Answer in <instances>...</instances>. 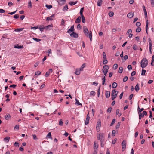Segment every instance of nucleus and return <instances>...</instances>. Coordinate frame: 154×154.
<instances>
[{
    "mask_svg": "<svg viewBox=\"0 0 154 154\" xmlns=\"http://www.w3.org/2000/svg\"><path fill=\"white\" fill-rule=\"evenodd\" d=\"M132 33V30L131 29H128L127 32V34H130Z\"/></svg>",
    "mask_w": 154,
    "mask_h": 154,
    "instance_id": "nucleus-63",
    "label": "nucleus"
},
{
    "mask_svg": "<svg viewBox=\"0 0 154 154\" xmlns=\"http://www.w3.org/2000/svg\"><path fill=\"white\" fill-rule=\"evenodd\" d=\"M46 8H48V9H50L52 7V6L51 5H49L46 4L45 5Z\"/></svg>",
    "mask_w": 154,
    "mask_h": 154,
    "instance_id": "nucleus-45",
    "label": "nucleus"
},
{
    "mask_svg": "<svg viewBox=\"0 0 154 154\" xmlns=\"http://www.w3.org/2000/svg\"><path fill=\"white\" fill-rule=\"evenodd\" d=\"M117 86V84L116 82H114L112 85V87L113 88H116Z\"/></svg>",
    "mask_w": 154,
    "mask_h": 154,
    "instance_id": "nucleus-25",
    "label": "nucleus"
},
{
    "mask_svg": "<svg viewBox=\"0 0 154 154\" xmlns=\"http://www.w3.org/2000/svg\"><path fill=\"white\" fill-rule=\"evenodd\" d=\"M108 61L106 59H103V63L104 65L106 64L107 63Z\"/></svg>",
    "mask_w": 154,
    "mask_h": 154,
    "instance_id": "nucleus-51",
    "label": "nucleus"
},
{
    "mask_svg": "<svg viewBox=\"0 0 154 154\" xmlns=\"http://www.w3.org/2000/svg\"><path fill=\"white\" fill-rule=\"evenodd\" d=\"M126 141L125 140H124L122 142L121 145L122 147V151H124L125 149L126 148Z\"/></svg>",
    "mask_w": 154,
    "mask_h": 154,
    "instance_id": "nucleus-2",
    "label": "nucleus"
},
{
    "mask_svg": "<svg viewBox=\"0 0 154 154\" xmlns=\"http://www.w3.org/2000/svg\"><path fill=\"white\" fill-rule=\"evenodd\" d=\"M83 29L84 33L86 35L88 36V34L89 33V31L87 27L86 26H83Z\"/></svg>",
    "mask_w": 154,
    "mask_h": 154,
    "instance_id": "nucleus-4",
    "label": "nucleus"
},
{
    "mask_svg": "<svg viewBox=\"0 0 154 154\" xmlns=\"http://www.w3.org/2000/svg\"><path fill=\"white\" fill-rule=\"evenodd\" d=\"M10 137H6L3 140L5 142L7 143H8V142L10 140Z\"/></svg>",
    "mask_w": 154,
    "mask_h": 154,
    "instance_id": "nucleus-13",
    "label": "nucleus"
},
{
    "mask_svg": "<svg viewBox=\"0 0 154 154\" xmlns=\"http://www.w3.org/2000/svg\"><path fill=\"white\" fill-rule=\"evenodd\" d=\"M81 17L79 16L75 20V23H80L81 22Z\"/></svg>",
    "mask_w": 154,
    "mask_h": 154,
    "instance_id": "nucleus-14",
    "label": "nucleus"
},
{
    "mask_svg": "<svg viewBox=\"0 0 154 154\" xmlns=\"http://www.w3.org/2000/svg\"><path fill=\"white\" fill-rule=\"evenodd\" d=\"M123 70V68L122 67H120L119 68V70L118 71V72L120 73H121L122 72Z\"/></svg>",
    "mask_w": 154,
    "mask_h": 154,
    "instance_id": "nucleus-42",
    "label": "nucleus"
},
{
    "mask_svg": "<svg viewBox=\"0 0 154 154\" xmlns=\"http://www.w3.org/2000/svg\"><path fill=\"white\" fill-rule=\"evenodd\" d=\"M102 2V0H98L97 2V6H100L101 5Z\"/></svg>",
    "mask_w": 154,
    "mask_h": 154,
    "instance_id": "nucleus-27",
    "label": "nucleus"
},
{
    "mask_svg": "<svg viewBox=\"0 0 154 154\" xmlns=\"http://www.w3.org/2000/svg\"><path fill=\"white\" fill-rule=\"evenodd\" d=\"M148 61L146 58H143L141 60L140 64L141 67L142 69H143L147 66L148 65Z\"/></svg>",
    "mask_w": 154,
    "mask_h": 154,
    "instance_id": "nucleus-1",
    "label": "nucleus"
},
{
    "mask_svg": "<svg viewBox=\"0 0 154 154\" xmlns=\"http://www.w3.org/2000/svg\"><path fill=\"white\" fill-rule=\"evenodd\" d=\"M146 71L144 69H142L141 75H145Z\"/></svg>",
    "mask_w": 154,
    "mask_h": 154,
    "instance_id": "nucleus-43",
    "label": "nucleus"
},
{
    "mask_svg": "<svg viewBox=\"0 0 154 154\" xmlns=\"http://www.w3.org/2000/svg\"><path fill=\"white\" fill-rule=\"evenodd\" d=\"M46 137L49 138H52L51 133L50 132L48 133L46 136Z\"/></svg>",
    "mask_w": 154,
    "mask_h": 154,
    "instance_id": "nucleus-39",
    "label": "nucleus"
},
{
    "mask_svg": "<svg viewBox=\"0 0 154 154\" xmlns=\"http://www.w3.org/2000/svg\"><path fill=\"white\" fill-rule=\"evenodd\" d=\"M28 8H31L32 7V5L31 1H29L28 3Z\"/></svg>",
    "mask_w": 154,
    "mask_h": 154,
    "instance_id": "nucleus-31",
    "label": "nucleus"
},
{
    "mask_svg": "<svg viewBox=\"0 0 154 154\" xmlns=\"http://www.w3.org/2000/svg\"><path fill=\"white\" fill-rule=\"evenodd\" d=\"M70 35L71 37H73L75 38H77L78 37V35L77 33L75 32H74L70 33Z\"/></svg>",
    "mask_w": 154,
    "mask_h": 154,
    "instance_id": "nucleus-3",
    "label": "nucleus"
},
{
    "mask_svg": "<svg viewBox=\"0 0 154 154\" xmlns=\"http://www.w3.org/2000/svg\"><path fill=\"white\" fill-rule=\"evenodd\" d=\"M118 67V65L117 64H115L113 66V69L115 70Z\"/></svg>",
    "mask_w": 154,
    "mask_h": 154,
    "instance_id": "nucleus-49",
    "label": "nucleus"
},
{
    "mask_svg": "<svg viewBox=\"0 0 154 154\" xmlns=\"http://www.w3.org/2000/svg\"><path fill=\"white\" fill-rule=\"evenodd\" d=\"M84 8V7H83V8H81V9H80V14L81 16H83V11Z\"/></svg>",
    "mask_w": 154,
    "mask_h": 154,
    "instance_id": "nucleus-29",
    "label": "nucleus"
},
{
    "mask_svg": "<svg viewBox=\"0 0 154 154\" xmlns=\"http://www.w3.org/2000/svg\"><path fill=\"white\" fill-rule=\"evenodd\" d=\"M127 16L129 18H131L133 17V14H132L131 12V13H129L128 14Z\"/></svg>",
    "mask_w": 154,
    "mask_h": 154,
    "instance_id": "nucleus-16",
    "label": "nucleus"
},
{
    "mask_svg": "<svg viewBox=\"0 0 154 154\" xmlns=\"http://www.w3.org/2000/svg\"><path fill=\"white\" fill-rule=\"evenodd\" d=\"M101 126V123L100 119H99V120L98 121L97 124V128L98 127L99 128Z\"/></svg>",
    "mask_w": 154,
    "mask_h": 154,
    "instance_id": "nucleus-18",
    "label": "nucleus"
},
{
    "mask_svg": "<svg viewBox=\"0 0 154 154\" xmlns=\"http://www.w3.org/2000/svg\"><path fill=\"white\" fill-rule=\"evenodd\" d=\"M116 92H117V93H118V91L116 90V89L113 90L112 92L111 95H114V94H116Z\"/></svg>",
    "mask_w": 154,
    "mask_h": 154,
    "instance_id": "nucleus-30",
    "label": "nucleus"
},
{
    "mask_svg": "<svg viewBox=\"0 0 154 154\" xmlns=\"http://www.w3.org/2000/svg\"><path fill=\"white\" fill-rule=\"evenodd\" d=\"M135 90L137 92H138V91L139 90V84L137 83V84L136 86H135L134 88Z\"/></svg>",
    "mask_w": 154,
    "mask_h": 154,
    "instance_id": "nucleus-19",
    "label": "nucleus"
},
{
    "mask_svg": "<svg viewBox=\"0 0 154 154\" xmlns=\"http://www.w3.org/2000/svg\"><path fill=\"white\" fill-rule=\"evenodd\" d=\"M77 28L79 30L81 29V27L80 24L79 23L77 25Z\"/></svg>",
    "mask_w": 154,
    "mask_h": 154,
    "instance_id": "nucleus-61",
    "label": "nucleus"
},
{
    "mask_svg": "<svg viewBox=\"0 0 154 154\" xmlns=\"http://www.w3.org/2000/svg\"><path fill=\"white\" fill-rule=\"evenodd\" d=\"M128 77L127 76L125 77L123 79V82H126L128 80Z\"/></svg>",
    "mask_w": 154,
    "mask_h": 154,
    "instance_id": "nucleus-56",
    "label": "nucleus"
},
{
    "mask_svg": "<svg viewBox=\"0 0 154 154\" xmlns=\"http://www.w3.org/2000/svg\"><path fill=\"white\" fill-rule=\"evenodd\" d=\"M111 99L112 100H114L117 97V94H116L114 95H111Z\"/></svg>",
    "mask_w": 154,
    "mask_h": 154,
    "instance_id": "nucleus-44",
    "label": "nucleus"
},
{
    "mask_svg": "<svg viewBox=\"0 0 154 154\" xmlns=\"http://www.w3.org/2000/svg\"><path fill=\"white\" fill-rule=\"evenodd\" d=\"M102 80H103L102 85H103L104 84L105 82L106 81V78L105 76H104L102 78Z\"/></svg>",
    "mask_w": 154,
    "mask_h": 154,
    "instance_id": "nucleus-35",
    "label": "nucleus"
},
{
    "mask_svg": "<svg viewBox=\"0 0 154 154\" xmlns=\"http://www.w3.org/2000/svg\"><path fill=\"white\" fill-rule=\"evenodd\" d=\"M78 2L77 1L75 2H69V4L71 6H73L76 4Z\"/></svg>",
    "mask_w": 154,
    "mask_h": 154,
    "instance_id": "nucleus-23",
    "label": "nucleus"
},
{
    "mask_svg": "<svg viewBox=\"0 0 154 154\" xmlns=\"http://www.w3.org/2000/svg\"><path fill=\"white\" fill-rule=\"evenodd\" d=\"M95 94H96V93L94 91H92L90 92V95H92V96H94L95 95Z\"/></svg>",
    "mask_w": 154,
    "mask_h": 154,
    "instance_id": "nucleus-38",
    "label": "nucleus"
},
{
    "mask_svg": "<svg viewBox=\"0 0 154 154\" xmlns=\"http://www.w3.org/2000/svg\"><path fill=\"white\" fill-rule=\"evenodd\" d=\"M90 39V40L91 41L92 40V32L91 31H89V33L88 35Z\"/></svg>",
    "mask_w": 154,
    "mask_h": 154,
    "instance_id": "nucleus-17",
    "label": "nucleus"
},
{
    "mask_svg": "<svg viewBox=\"0 0 154 154\" xmlns=\"http://www.w3.org/2000/svg\"><path fill=\"white\" fill-rule=\"evenodd\" d=\"M114 15V13L112 11H110L109 13V15L110 17H112Z\"/></svg>",
    "mask_w": 154,
    "mask_h": 154,
    "instance_id": "nucleus-48",
    "label": "nucleus"
},
{
    "mask_svg": "<svg viewBox=\"0 0 154 154\" xmlns=\"http://www.w3.org/2000/svg\"><path fill=\"white\" fill-rule=\"evenodd\" d=\"M32 136L33 137V139L34 140H36L37 139V137L35 134H33Z\"/></svg>",
    "mask_w": 154,
    "mask_h": 154,
    "instance_id": "nucleus-58",
    "label": "nucleus"
},
{
    "mask_svg": "<svg viewBox=\"0 0 154 154\" xmlns=\"http://www.w3.org/2000/svg\"><path fill=\"white\" fill-rule=\"evenodd\" d=\"M110 91H106L105 95H106V97L107 98H109L110 96Z\"/></svg>",
    "mask_w": 154,
    "mask_h": 154,
    "instance_id": "nucleus-12",
    "label": "nucleus"
},
{
    "mask_svg": "<svg viewBox=\"0 0 154 154\" xmlns=\"http://www.w3.org/2000/svg\"><path fill=\"white\" fill-rule=\"evenodd\" d=\"M23 29V28H19L15 30V31L16 32H20L21 31H22Z\"/></svg>",
    "mask_w": 154,
    "mask_h": 154,
    "instance_id": "nucleus-46",
    "label": "nucleus"
},
{
    "mask_svg": "<svg viewBox=\"0 0 154 154\" xmlns=\"http://www.w3.org/2000/svg\"><path fill=\"white\" fill-rule=\"evenodd\" d=\"M81 70L79 68H77L76 69L75 72V73L76 75H79L80 73V71Z\"/></svg>",
    "mask_w": 154,
    "mask_h": 154,
    "instance_id": "nucleus-10",
    "label": "nucleus"
},
{
    "mask_svg": "<svg viewBox=\"0 0 154 154\" xmlns=\"http://www.w3.org/2000/svg\"><path fill=\"white\" fill-rule=\"evenodd\" d=\"M63 122L61 119H60L59 122V125L61 126H63Z\"/></svg>",
    "mask_w": 154,
    "mask_h": 154,
    "instance_id": "nucleus-54",
    "label": "nucleus"
},
{
    "mask_svg": "<svg viewBox=\"0 0 154 154\" xmlns=\"http://www.w3.org/2000/svg\"><path fill=\"white\" fill-rule=\"evenodd\" d=\"M116 121V119H114L112 120V122H111V123L110 124V126H112V125H113L114 123H115Z\"/></svg>",
    "mask_w": 154,
    "mask_h": 154,
    "instance_id": "nucleus-37",
    "label": "nucleus"
},
{
    "mask_svg": "<svg viewBox=\"0 0 154 154\" xmlns=\"http://www.w3.org/2000/svg\"><path fill=\"white\" fill-rule=\"evenodd\" d=\"M103 70L105 71H108V69H109V66L108 65H105L103 66Z\"/></svg>",
    "mask_w": 154,
    "mask_h": 154,
    "instance_id": "nucleus-22",
    "label": "nucleus"
},
{
    "mask_svg": "<svg viewBox=\"0 0 154 154\" xmlns=\"http://www.w3.org/2000/svg\"><path fill=\"white\" fill-rule=\"evenodd\" d=\"M128 58V56L127 55H125L123 57L124 60L122 59V62H124Z\"/></svg>",
    "mask_w": 154,
    "mask_h": 154,
    "instance_id": "nucleus-34",
    "label": "nucleus"
},
{
    "mask_svg": "<svg viewBox=\"0 0 154 154\" xmlns=\"http://www.w3.org/2000/svg\"><path fill=\"white\" fill-rule=\"evenodd\" d=\"M14 48L17 49H21L23 48V46H19L17 45H15L14 46Z\"/></svg>",
    "mask_w": 154,
    "mask_h": 154,
    "instance_id": "nucleus-33",
    "label": "nucleus"
},
{
    "mask_svg": "<svg viewBox=\"0 0 154 154\" xmlns=\"http://www.w3.org/2000/svg\"><path fill=\"white\" fill-rule=\"evenodd\" d=\"M65 1L66 0H57V2L59 5H62L64 3Z\"/></svg>",
    "mask_w": 154,
    "mask_h": 154,
    "instance_id": "nucleus-7",
    "label": "nucleus"
},
{
    "mask_svg": "<svg viewBox=\"0 0 154 154\" xmlns=\"http://www.w3.org/2000/svg\"><path fill=\"white\" fill-rule=\"evenodd\" d=\"M144 110V109L143 108H140L139 106H138L137 109L138 113L141 112L142 111H143Z\"/></svg>",
    "mask_w": 154,
    "mask_h": 154,
    "instance_id": "nucleus-20",
    "label": "nucleus"
},
{
    "mask_svg": "<svg viewBox=\"0 0 154 154\" xmlns=\"http://www.w3.org/2000/svg\"><path fill=\"white\" fill-rule=\"evenodd\" d=\"M90 117L89 116H87L85 121V125H87L89 123Z\"/></svg>",
    "mask_w": 154,
    "mask_h": 154,
    "instance_id": "nucleus-11",
    "label": "nucleus"
},
{
    "mask_svg": "<svg viewBox=\"0 0 154 154\" xmlns=\"http://www.w3.org/2000/svg\"><path fill=\"white\" fill-rule=\"evenodd\" d=\"M103 59H106V55L105 52H103Z\"/></svg>",
    "mask_w": 154,
    "mask_h": 154,
    "instance_id": "nucleus-40",
    "label": "nucleus"
},
{
    "mask_svg": "<svg viewBox=\"0 0 154 154\" xmlns=\"http://www.w3.org/2000/svg\"><path fill=\"white\" fill-rule=\"evenodd\" d=\"M148 20H147L146 21V33L147 34H148Z\"/></svg>",
    "mask_w": 154,
    "mask_h": 154,
    "instance_id": "nucleus-8",
    "label": "nucleus"
},
{
    "mask_svg": "<svg viewBox=\"0 0 154 154\" xmlns=\"http://www.w3.org/2000/svg\"><path fill=\"white\" fill-rule=\"evenodd\" d=\"M14 145L15 146L18 147L19 146V143L17 142H15Z\"/></svg>",
    "mask_w": 154,
    "mask_h": 154,
    "instance_id": "nucleus-57",
    "label": "nucleus"
},
{
    "mask_svg": "<svg viewBox=\"0 0 154 154\" xmlns=\"http://www.w3.org/2000/svg\"><path fill=\"white\" fill-rule=\"evenodd\" d=\"M102 71L104 75H105V76H106V74L107 73V72H108V71H105L104 70H103V69H102Z\"/></svg>",
    "mask_w": 154,
    "mask_h": 154,
    "instance_id": "nucleus-47",
    "label": "nucleus"
},
{
    "mask_svg": "<svg viewBox=\"0 0 154 154\" xmlns=\"http://www.w3.org/2000/svg\"><path fill=\"white\" fill-rule=\"evenodd\" d=\"M120 122H118L117 124L116 128V129H118L119 128L120 126Z\"/></svg>",
    "mask_w": 154,
    "mask_h": 154,
    "instance_id": "nucleus-41",
    "label": "nucleus"
},
{
    "mask_svg": "<svg viewBox=\"0 0 154 154\" xmlns=\"http://www.w3.org/2000/svg\"><path fill=\"white\" fill-rule=\"evenodd\" d=\"M55 16V14H52L51 16L48 17L46 19V21H51L53 20L52 18L54 17Z\"/></svg>",
    "mask_w": 154,
    "mask_h": 154,
    "instance_id": "nucleus-6",
    "label": "nucleus"
},
{
    "mask_svg": "<svg viewBox=\"0 0 154 154\" xmlns=\"http://www.w3.org/2000/svg\"><path fill=\"white\" fill-rule=\"evenodd\" d=\"M98 144H97V147L96 148H94V151L93 152V154H97V148L98 147Z\"/></svg>",
    "mask_w": 154,
    "mask_h": 154,
    "instance_id": "nucleus-21",
    "label": "nucleus"
},
{
    "mask_svg": "<svg viewBox=\"0 0 154 154\" xmlns=\"http://www.w3.org/2000/svg\"><path fill=\"white\" fill-rule=\"evenodd\" d=\"M75 29L74 28V25H73V26H71V27L67 31V33H71V32H74Z\"/></svg>",
    "mask_w": 154,
    "mask_h": 154,
    "instance_id": "nucleus-5",
    "label": "nucleus"
},
{
    "mask_svg": "<svg viewBox=\"0 0 154 154\" xmlns=\"http://www.w3.org/2000/svg\"><path fill=\"white\" fill-rule=\"evenodd\" d=\"M11 117L10 115L9 114H7L5 116V118L6 120H9L10 119Z\"/></svg>",
    "mask_w": 154,
    "mask_h": 154,
    "instance_id": "nucleus-9",
    "label": "nucleus"
},
{
    "mask_svg": "<svg viewBox=\"0 0 154 154\" xmlns=\"http://www.w3.org/2000/svg\"><path fill=\"white\" fill-rule=\"evenodd\" d=\"M82 20V22L83 23H85V19L84 16H81Z\"/></svg>",
    "mask_w": 154,
    "mask_h": 154,
    "instance_id": "nucleus-32",
    "label": "nucleus"
},
{
    "mask_svg": "<svg viewBox=\"0 0 154 154\" xmlns=\"http://www.w3.org/2000/svg\"><path fill=\"white\" fill-rule=\"evenodd\" d=\"M141 28L138 27L136 29V32H137L138 33V32H140L141 31Z\"/></svg>",
    "mask_w": 154,
    "mask_h": 154,
    "instance_id": "nucleus-36",
    "label": "nucleus"
},
{
    "mask_svg": "<svg viewBox=\"0 0 154 154\" xmlns=\"http://www.w3.org/2000/svg\"><path fill=\"white\" fill-rule=\"evenodd\" d=\"M141 25V23L139 22H137L136 23V26L137 27L140 26Z\"/></svg>",
    "mask_w": 154,
    "mask_h": 154,
    "instance_id": "nucleus-62",
    "label": "nucleus"
},
{
    "mask_svg": "<svg viewBox=\"0 0 154 154\" xmlns=\"http://www.w3.org/2000/svg\"><path fill=\"white\" fill-rule=\"evenodd\" d=\"M86 66L85 63H84L83 64L82 66H81V67L80 69H79L81 71H83V69L84 68H85Z\"/></svg>",
    "mask_w": 154,
    "mask_h": 154,
    "instance_id": "nucleus-28",
    "label": "nucleus"
},
{
    "mask_svg": "<svg viewBox=\"0 0 154 154\" xmlns=\"http://www.w3.org/2000/svg\"><path fill=\"white\" fill-rule=\"evenodd\" d=\"M116 135V131L115 130H113L112 131V135L114 136Z\"/></svg>",
    "mask_w": 154,
    "mask_h": 154,
    "instance_id": "nucleus-55",
    "label": "nucleus"
},
{
    "mask_svg": "<svg viewBox=\"0 0 154 154\" xmlns=\"http://www.w3.org/2000/svg\"><path fill=\"white\" fill-rule=\"evenodd\" d=\"M44 29H45V27H44V26L42 27H42H41V26H39V29L41 31H43Z\"/></svg>",
    "mask_w": 154,
    "mask_h": 154,
    "instance_id": "nucleus-50",
    "label": "nucleus"
},
{
    "mask_svg": "<svg viewBox=\"0 0 154 154\" xmlns=\"http://www.w3.org/2000/svg\"><path fill=\"white\" fill-rule=\"evenodd\" d=\"M127 68L129 70H131L132 69L131 66L130 65H128Z\"/></svg>",
    "mask_w": 154,
    "mask_h": 154,
    "instance_id": "nucleus-64",
    "label": "nucleus"
},
{
    "mask_svg": "<svg viewBox=\"0 0 154 154\" xmlns=\"http://www.w3.org/2000/svg\"><path fill=\"white\" fill-rule=\"evenodd\" d=\"M101 137V134L100 133L99 134L97 135V138L98 140H100L101 139L100 137Z\"/></svg>",
    "mask_w": 154,
    "mask_h": 154,
    "instance_id": "nucleus-60",
    "label": "nucleus"
},
{
    "mask_svg": "<svg viewBox=\"0 0 154 154\" xmlns=\"http://www.w3.org/2000/svg\"><path fill=\"white\" fill-rule=\"evenodd\" d=\"M100 86H99V87L97 90V96L98 97H99L100 95Z\"/></svg>",
    "mask_w": 154,
    "mask_h": 154,
    "instance_id": "nucleus-52",
    "label": "nucleus"
},
{
    "mask_svg": "<svg viewBox=\"0 0 154 154\" xmlns=\"http://www.w3.org/2000/svg\"><path fill=\"white\" fill-rule=\"evenodd\" d=\"M75 104L77 105H81L82 106V104L80 103L79 101V100L77 99L76 98H75Z\"/></svg>",
    "mask_w": 154,
    "mask_h": 154,
    "instance_id": "nucleus-24",
    "label": "nucleus"
},
{
    "mask_svg": "<svg viewBox=\"0 0 154 154\" xmlns=\"http://www.w3.org/2000/svg\"><path fill=\"white\" fill-rule=\"evenodd\" d=\"M137 46L135 45L134 44L133 45V48L134 50H136L137 49Z\"/></svg>",
    "mask_w": 154,
    "mask_h": 154,
    "instance_id": "nucleus-53",
    "label": "nucleus"
},
{
    "mask_svg": "<svg viewBox=\"0 0 154 154\" xmlns=\"http://www.w3.org/2000/svg\"><path fill=\"white\" fill-rule=\"evenodd\" d=\"M138 113L139 114V119L140 120L141 119L142 117H143L144 116L143 114L142 113H141V112Z\"/></svg>",
    "mask_w": 154,
    "mask_h": 154,
    "instance_id": "nucleus-26",
    "label": "nucleus"
},
{
    "mask_svg": "<svg viewBox=\"0 0 154 154\" xmlns=\"http://www.w3.org/2000/svg\"><path fill=\"white\" fill-rule=\"evenodd\" d=\"M53 26L52 25H48L45 27V29L46 30H50L51 29V28Z\"/></svg>",
    "mask_w": 154,
    "mask_h": 154,
    "instance_id": "nucleus-15",
    "label": "nucleus"
},
{
    "mask_svg": "<svg viewBox=\"0 0 154 154\" xmlns=\"http://www.w3.org/2000/svg\"><path fill=\"white\" fill-rule=\"evenodd\" d=\"M38 75V71H37L36 72L34 75V77L37 78Z\"/></svg>",
    "mask_w": 154,
    "mask_h": 154,
    "instance_id": "nucleus-59",
    "label": "nucleus"
}]
</instances>
